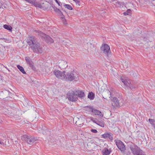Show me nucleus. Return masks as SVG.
<instances>
[{"mask_svg":"<svg viewBox=\"0 0 155 155\" xmlns=\"http://www.w3.org/2000/svg\"><path fill=\"white\" fill-rule=\"evenodd\" d=\"M27 42L34 53L39 54L43 52V48L38 40L35 37H28Z\"/></svg>","mask_w":155,"mask_h":155,"instance_id":"1","label":"nucleus"},{"mask_svg":"<svg viewBox=\"0 0 155 155\" xmlns=\"http://www.w3.org/2000/svg\"><path fill=\"white\" fill-rule=\"evenodd\" d=\"M127 146L131 150L134 155H145L144 152L133 143H128Z\"/></svg>","mask_w":155,"mask_h":155,"instance_id":"2","label":"nucleus"},{"mask_svg":"<svg viewBox=\"0 0 155 155\" xmlns=\"http://www.w3.org/2000/svg\"><path fill=\"white\" fill-rule=\"evenodd\" d=\"M120 80L128 89L129 88L131 90H133L136 88L137 87V84L133 82L131 83L127 77H121L120 78Z\"/></svg>","mask_w":155,"mask_h":155,"instance_id":"3","label":"nucleus"},{"mask_svg":"<svg viewBox=\"0 0 155 155\" xmlns=\"http://www.w3.org/2000/svg\"><path fill=\"white\" fill-rule=\"evenodd\" d=\"M64 81H72L74 80L77 76V73L74 71L65 72L64 74Z\"/></svg>","mask_w":155,"mask_h":155,"instance_id":"4","label":"nucleus"},{"mask_svg":"<svg viewBox=\"0 0 155 155\" xmlns=\"http://www.w3.org/2000/svg\"><path fill=\"white\" fill-rule=\"evenodd\" d=\"M75 91H68L67 94V97L68 100L71 101H77V95L76 94Z\"/></svg>","mask_w":155,"mask_h":155,"instance_id":"5","label":"nucleus"},{"mask_svg":"<svg viewBox=\"0 0 155 155\" xmlns=\"http://www.w3.org/2000/svg\"><path fill=\"white\" fill-rule=\"evenodd\" d=\"M22 139L30 144H32L34 142L37 140L36 138H35L33 137L28 136L26 134L23 135Z\"/></svg>","mask_w":155,"mask_h":155,"instance_id":"6","label":"nucleus"},{"mask_svg":"<svg viewBox=\"0 0 155 155\" xmlns=\"http://www.w3.org/2000/svg\"><path fill=\"white\" fill-rule=\"evenodd\" d=\"M100 49L107 56H109L110 53V49L109 46L107 44H103L100 48Z\"/></svg>","mask_w":155,"mask_h":155,"instance_id":"7","label":"nucleus"},{"mask_svg":"<svg viewBox=\"0 0 155 155\" xmlns=\"http://www.w3.org/2000/svg\"><path fill=\"white\" fill-rule=\"evenodd\" d=\"M65 71L61 72L59 70H54L53 71L54 74L56 76L57 78L64 80Z\"/></svg>","mask_w":155,"mask_h":155,"instance_id":"8","label":"nucleus"},{"mask_svg":"<svg viewBox=\"0 0 155 155\" xmlns=\"http://www.w3.org/2000/svg\"><path fill=\"white\" fill-rule=\"evenodd\" d=\"M115 142L119 149L121 152L124 151L125 150V146L122 141L119 140H115Z\"/></svg>","mask_w":155,"mask_h":155,"instance_id":"9","label":"nucleus"},{"mask_svg":"<svg viewBox=\"0 0 155 155\" xmlns=\"http://www.w3.org/2000/svg\"><path fill=\"white\" fill-rule=\"evenodd\" d=\"M113 134L110 132H106L104 134L102 135V136L103 138L104 139H106L107 138H109L110 141L113 140Z\"/></svg>","mask_w":155,"mask_h":155,"instance_id":"10","label":"nucleus"},{"mask_svg":"<svg viewBox=\"0 0 155 155\" xmlns=\"http://www.w3.org/2000/svg\"><path fill=\"white\" fill-rule=\"evenodd\" d=\"M66 61L62 60L59 63V66L61 68L64 69L68 67Z\"/></svg>","mask_w":155,"mask_h":155,"instance_id":"11","label":"nucleus"},{"mask_svg":"<svg viewBox=\"0 0 155 155\" xmlns=\"http://www.w3.org/2000/svg\"><path fill=\"white\" fill-rule=\"evenodd\" d=\"M112 105L114 107H117L119 106V104L118 99L116 97H114L112 99Z\"/></svg>","mask_w":155,"mask_h":155,"instance_id":"12","label":"nucleus"},{"mask_svg":"<svg viewBox=\"0 0 155 155\" xmlns=\"http://www.w3.org/2000/svg\"><path fill=\"white\" fill-rule=\"evenodd\" d=\"M75 91L76 93V94L77 95V97L78 96L80 98H82L85 96L84 92L82 91L75 90Z\"/></svg>","mask_w":155,"mask_h":155,"instance_id":"13","label":"nucleus"},{"mask_svg":"<svg viewBox=\"0 0 155 155\" xmlns=\"http://www.w3.org/2000/svg\"><path fill=\"white\" fill-rule=\"evenodd\" d=\"M51 6L53 8L54 11L58 15H60V16H62V15H63L62 12L59 9L57 8L55 6H53V4Z\"/></svg>","mask_w":155,"mask_h":155,"instance_id":"14","label":"nucleus"},{"mask_svg":"<svg viewBox=\"0 0 155 155\" xmlns=\"http://www.w3.org/2000/svg\"><path fill=\"white\" fill-rule=\"evenodd\" d=\"M93 109V107L91 106H87L84 107V110L90 113H92Z\"/></svg>","mask_w":155,"mask_h":155,"instance_id":"15","label":"nucleus"},{"mask_svg":"<svg viewBox=\"0 0 155 155\" xmlns=\"http://www.w3.org/2000/svg\"><path fill=\"white\" fill-rule=\"evenodd\" d=\"M111 151V149H108L107 148H105L102 150L103 155H109Z\"/></svg>","mask_w":155,"mask_h":155,"instance_id":"16","label":"nucleus"},{"mask_svg":"<svg viewBox=\"0 0 155 155\" xmlns=\"http://www.w3.org/2000/svg\"><path fill=\"white\" fill-rule=\"evenodd\" d=\"M25 59L26 61L27 64H28L29 67L32 64H33V63L32 60L29 57H26L25 58Z\"/></svg>","mask_w":155,"mask_h":155,"instance_id":"17","label":"nucleus"},{"mask_svg":"<svg viewBox=\"0 0 155 155\" xmlns=\"http://www.w3.org/2000/svg\"><path fill=\"white\" fill-rule=\"evenodd\" d=\"M111 93L110 91L108 90H107L106 91H105L104 93V96L105 97V98L103 97V98L105 99H107V98H110Z\"/></svg>","mask_w":155,"mask_h":155,"instance_id":"18","label":"nucleus"},{"mask_svg":"<svg viewBox=\"0 0 155 155\" xmlns=\"http://www.w3.org/2000/svg\"><path fill=\"white\" fill-rule=\"evenodd\" d=\"M44 40L47 43H52L54 42L53 40L47 35L44 38Z\"/></svg>","mask_w":155,"mask_h":155,"instance_id":"19","label":"nucleus"},{"mask_svg":"<svg viewBox=\"0 0 155 155\" xmlns=\"http://www.w3.org/2000/svg\"><path fill=\"white\" fill-rule=\"evenodd\" d=\"M92 113H94L95 115H100L102 117L103 116V114L101 111L94 108Z\"/></svg>","mask_w":155,"mask_h":155,"instance_id":"20","label":"nucleus"},{"mask_svg":"<svg viewBox=\"0 0 155 155\" xmlns=\"http://www.w3.org/2000/svg\"><path fill=\"white\" fill-rule=\"evenodd\" d=\"M32 3H30L33 4L36 7H38L40 8H41V4L39 3L38 2H37L36 1H34V0H32Z\"/></svg>","mask_w":155,"mask_h":155,"instance_id":"21","label":"nucleus"},{"mask_svg":"<svg viewBox=\"0 0 155 155\" xmlns=\"http://www.w3.org/2000/svg\"><path fill=\"white\" fill-rule=\"evenodd\" d=\"M38 33V35H39L40 37H42V39L44 40V38L46 37L47 35L45 34V33H43L40 31H36Z\"/></svg>","mask_w":155,"mask_h":155,"instance_id":"22","label":"nucleus"},{"mask_svg":"<svg viewBox=\"0 0 155 155\" xmlns=\"http://www.w3.org/2000/svg\"><path fill=\"white\" fill-rule=\"evenodd\" d=\"M48 5L49 4H45L44 3H43L41 4V8H40L44 10H46L48 8Z\"/></svg>","mask_w":155,"mask_h":155,"instance_id":"23","label":"nucleus"},{"mask_svg":"<svg viewBox=\"0 0 155 155\" xmlns=\"http://www.w3.org/2000/svg\"><path fill=\"white\" fill-rule=\"evenodd\" d=\"M96 124L102 127H104L105 125L104 122L101 120H97Z\"/></svg>","mask_w":155,"mask_h":155,"instance_id":"24","label":"nucleus"},{"mask_svg":"<svg viewBox=\"0 0 155 155\" xmlns=\"http://www.w3.org/2000/svg\"><path fill=\"white\" fill-rule=\"evenodd\" d=\"M94 96L95 95L94 94L93 92H91L89 93L87 97L91 100H93L94 98Z\"/></svg>","mask_w":155,"mask_h":155,"instance_id":"25","label":"nucleus"},{"mask_svg":"<svg viewBox=\"0 0 155 155\" xmlns=\"http://www.w3.org/2000/svg\"><path fill=\"white\" fill-rule=\"evenodd\" d=\"M17 68L19 70V71L23 74H26V72L25 71L24 68L21 66L19 65L17 66Z\"/></svg>","mask_w":155,"mask_h":155,"instance_id":"26","label":"nucleus"},{"mask_svg":"<svg viewBox=\"0 0 155 155\" xmlns=\"http://www.w3.org/2000/svg\"><path fill=\"white\" fill-rule=\"evenodd\" d=\"M3 27L4 28L9 31H12V28L10 25H4L3 26Z\"/></svg>","mask_w":155,"mask_h":155,"instance_id":"27","label":"nucleus"},{"mask_svg":"<svg viewBox=\"0 0 155 155\" xmlns=\"http://www.w3.org/2000/svg\"><path fill=\"white\" fill-rule=\"evenodd\" d=\"M64 6L66 8L70 10H72L73 9V8L70 5L68 4H64Z\"/></svg>","mask_w":155,"mask_h":155,"instance_id":"28","label":"nucleus"},{"mask_svg":"<svg viewBox=\"0 0 155 155\" xmlns=\"http://www.w3.org/2000/svg\"><path fill=\"white\" fill-rule=\"evenodd\" d=\"M113 2H115V4H118L119 5H120V6H123V5H124L125 4L124 2H118L116 0H114L113 1Z\"/></svg>","mask_w":155,"mask_h":155,"instance_id":"29","label":"nucleus"},{"mask_svg":"<svg viewBox=\"0 0 155 155\" xmlns=\"http://www.w3.org/2000/svg\"><path fill=\"white\" fill-rule=\"evenodd\" d=\"M29 67L31 68L32 69V70H33L34 71L38 72V71L36 69V68H35L34 64H32Z\"/></svg>","mask_w":155,"mask_h":155,"instance_id":"30","label":"nucleus"},{"mask_svg":"<svg viewBox=\"0 0 155 155\" xmlns=\"http://www.w3.org/2000/svg\"><path fill=\"white\" fill-rule=\"evenodd\" d=\"M131 10L130 9H128L127 10L126 12H124L123 13V14L124 15H128L129 14H130L131 12Z\"/></svg>","mask_w":155,"mask_h":155,"instance_id":"31","label":"nucleus"},{"mask_svg":"<svg viewBox=\"0 0 155 155\" xmlns=\"http://www.w3.org/2000/svg\"><path fill=\"white\" fill-rule=\"evenodd\" d=\"M89 118L91 121H93V122L96 124L97 122V118H94L93 117H90Z\"/></svg>","mask_w":155,"mask_h":155,"instance_id":"32","label":"nucleus"},{"mask_svg":"<svg viewBox=\"0 0 155 155\" xmlns=\"http://www.w3.org/2000/svg\"><path fill=\"white\" fill-rule=\"evenodd\" d=\"M125 153L127 155H131V152L128 150V149H126L125 150Z\"/></svg>","mask_w":155,"mask_h":155,"instance_id":"33","label":"nucleus"},{"mask_svg":"<svg viewBox=\"0 0 155 155\" xmlns=\"http://www.w3.org/2000/svg\"><path fill=\"white\" fill-rule=\"evenodd\" d=\"M90 45V47L91 48V49L93 50V48H94V44H93L92 43H91V42H89Z\"/></svg>","mask_w":155,"mask_h":155,"instance_id":"34","label":"nucleus"},{"mask_svg":"<svg viewBox=\"0 0 155 155\" xmlns=\"http://www.w3.org/2000/svg\"><path fill=\"white\" fill-rule=\"evenodd\" d=\"M61 18L62 21L63 22H66V19L65 18V17L64 15L62 16Z\"/></svg>","mask_w":155,"mask_h":155,"instance_id":"35","label":"nucleus"},{"mask_svg":"<svg viewBox=\"0 0 155 155\" xmlns=\"http://www.w3.org/2000/svg\"><path fill=\"white\" fill-rule=\"evenodd\" d=\"M2 92L4 93L5 94H6V95L5 96V97H7V96H8V94H9V91H2Z\"/></svg>","mask_w":155,"mask_h":155,"instance_id":"36","label":"nucleus"},{"mask_svg":"<svg viewBox=\"0 0 155 155\" xmlns=\"http://www.w3.org/2000/svg\"><path fill=\"white\" fill-rule=\"evenodd\" d=\"M74 1L76 4H78L79 6H80V1L79 0H73Z\"/></svg>","mask_w":155,"mask_h":155,"instance_id":"37","label":"nucleus"},{"mask_svg":"<svg viewBox=\"0 0 155 155\" xmlns=\"http://www.w3.org/2000/svg\"><path fill=\"white\" fill-rule=\"evenodd\" d=\"M149 120L151 124H153V122H154V120L152 119H149Z\"/></svg>","mask_w":155,"mask_h":155,"instance_id":"38","label":"nucleus"},{"mask_svg":"<svg viewBox=\"0 0 155 155\" xmlns=\"http://www.w3.org/2000/svg\"><path fill=\"white\" fill-rule=\"evenodd\" d=\"M55 2L58 4V5L59 6H61V9H62V6H61V5H60V2H59L58 0H56V1H55Z\"/></svg>","mask_w":155,"mask_h":155,"instance_id":"39","label":"nucleus"},{"mask_svg":"<svg viewBox=\"0 0 155 155\" xmlns=\"http://www.w3.org/2000/svg\"><path fill=\"white\" fill-rule=\"evenodd\" d=\"M91 132H92L94 133H97V131L96 129H92L91 130Z\"/></svg>","mask_w":155,"mask_h":155,"instance_id":"40","label":"nucleus"},{"mask_svg":"<svg viewBox=\"0 0 155 155\" xmlns=\"http://www.w3.org/2000/svg\"><path fill=\"white\" fill-rule=\"evenodd\" d=\"M25 1L28 2L29 3H32V0H25Z\"/></svg>","mask_w":155,"mask_h":155,"instance_id":"41","label":"nucleus"},{"mask_svg":"<svg viewBox=\"0 0 155 155\" xmlns=\"http://www.w3.org/2000/svg\"><path fill=\"white\" fill-rule=\"evenodd\" d=\"M0 144L1 145H3L4 144V143L2 141L1 139H0Z\"/></svg>","mask_w":155,"mask_h":155,"instance_id":"42","label":"nucleus"},{"mask_svg":"<svg viewBox=\"0 0 155 155\" xmlns=\"http://www.w3.org/2000/svg\"><path fill=\"white\" fill-rule=\"evenodd\" d=\"M151 4L153 6H154L155 9V1L153 2H152V3H151Z\"/></svg>","mask_w":155,"mask_h":155,"instance_id":"43","label":"nucleus"},{"mask_svg":"<svg viewBox=\"0 0 155 155\" xmlns=\"http://www.w3.org/2000/svg\"><path fill=\"white\" fill-rule=\"evenodd\" d=\"M149 1L151 2L152 3V2H153L155 1V0H149Z\"/></svg>","mask_w":155,"mask_h":155,"instance_id":"44","label":"nucleus"},{"mask_svg":"<svg viewBox=\"0 0 155 155\" xmlns=\"http://www.w3.org/2000/svg\"><path fill=\"white\" fill-rule=\"evenodd\" d=\"M5 68L9 72H10V71L8 69L7 67H5Z\"/></svg>","mask_w":155,"mask_h":155,"instance_id":"45","label":"nucleus"},{"mask_svg":"<svg viewBox=\"0 0 155 155\" xmlns=\"http://www.w3.org/2000/svg\"><path fill=\"white\" fill-rule=\"evenodd\" d=\"M63 23L64 24V25H66V24H67L66 23V22H63Z\"/></svg>","mask_w":155,"mask_h":155,"instance_id":"46","label":"nucleus"},{"mask_svg":"<svg viewBox=\"0 0 155 155\" xmlns=\"http://www.w3.org/2000/svg\"><path fill=\"white\" fill-rule=\"evenodd\" d=\"M0 8H1V5H0Z\"/></svg>","mask_w":155,"mask_h":155,"instance_id":"47","label":"nucleus"},{"mask_svg":"<svg viewBox=\"0 0 155 155\" xmlns=\"http://www.w3.org/2000/svg\"><path fill=\"white\" fill-rule=\"evenodd\" d=\"M55 1H56V0H55Z\"/></svg>","mask_w":155,"mask_h":155,"instance_id":"48","label":"nucleus"}]
</instances>
